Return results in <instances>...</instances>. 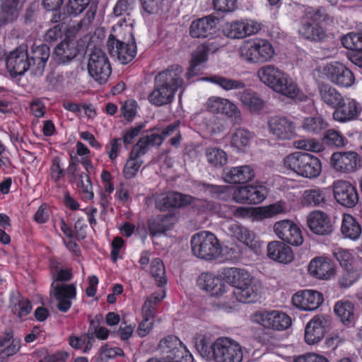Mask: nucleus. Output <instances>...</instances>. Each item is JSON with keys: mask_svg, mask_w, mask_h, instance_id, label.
Wrapping results in <instances>:
<instances>
[{"mask_svg": "<svg viewBox=\"0 0 362 362\" xmlns=\"http://www.w3.org/2000/svg\"><path fill=\"white\" fill-rule=\"evenodd\" d=\"M223 275L226 282L229 284L230 295L227 299H235L244 303L256 302L261 293L262 284L253 277L247 270L237 267H230L224 269Z\"/></svg>", "mask_w": 362, "mask_h": 362, "instance_id": "nucleus-1", "label": "nucleus"}, {"mask_svg": "<svg viewBox=\"0 0 362 362\" xmlns=\"http://www.w3.org/2000/svg\"><path fill=\"white\" fill-rule=\"evenodd\" d=\"M189 83L183 78L182 68L173 65L155 76L154 88L148 96V101L156 106L169 104L173 100L175 93Z\"/></svg>", "mask_w": 362, "mask_h": 362, "instance_id": "nucleus-2", "label": "nucleus"}, {"mask_svg": "<svg viewBox=\"0 0 362 362\" xmlns=\"http://www.w3.org/2000/svg\"><path fill=\"white\" fill-rule=\"evenodd\" d=\"M257 75L262 83L276 93L299 101L308 99L288 74L273 64L260 67Z\"/></svg>", "mask_w": 362, "mask_h": 362, "instance_id": "nucleus-3", "label": "nucleus"}, {"mask_svg": "<svg viewBox=\"0 0 362 362\" xmlns=\"http://www.w3.org/2000/svg\"><path fill=\"white\" fill-rule=\"evenodd\" d=\"M188 204H191L199 213L206 211L221 213L216 204L204 199H195L192 196L176 192H169L160 194L156 200V206L160 211H165L169 208L182 207Z\"/></svg>", "mask_w": 362, "mask_h": 362, "instance_id": "nucleus-4", "label": "nucleus"}, {"mask_svg": "<svg viewBox=\"0 0 362 362\" xmlns=\"http://www.w3.org/2000/svg\"><path fill=\"white\" fill-rule=\"evenodd\" d=\"M191 247L194 256L207 260L214 259L221 253V247L216 236L206 230L192 235Z\"/></svg>", "mask_w": 362, "mask_h": 362, "instance_id": "nucleus-5", "label": "nucleus"}, {"mask_svg": "<svg viewBox=\"0 0 362 362\" xmlns=\"http://www.w3.org/2000/svg\"><path fill=\"white\" fill-rule=\"evenodd\" d=\"M241 57L248 62L258 64L271 61L275 54L272 45L267 40H247L240 48Z\"/></svg>", "mask_w": 362, "mask_h": 362, "instance_id": "nucleus-6", "label": "nucleus"}, {"mask_svg": "<svg viewBox=\"0 0 362 362\" xmlns=\"http://www.w3.org/2000/svg\"><path fill=\"white\" fill-rule=\"evenodd\" d=\"M216 362H242L243 351L240 344L228 337H219L213 344Z\"/></svg>", "mask_w": 362, "mask_h": 362, "instance_id": "nucleus-7", "label": "nucleus"}, {"mask_svg": "<svg viewBox=\"0 0 362 362\" xmlns=\"http://www.w3.org/2000/svg\"><path fill=\"white\" fill-rule=\"evenodd\" d=\"M262 28V23L255 19L241 18L226 23L223 33L228 38L240 40L257 34Z\"/></svg>", "mask_w": 362, "mask_h": 362, "instance_id": "nucleus-8", "label": "nucleus"}, {"mask_svg": "<svg viewBox=\"0 0 362 362\" xmlns=\"http://www.w3.org/2000/svg\"><path fill=\"white\" fill-rule=\"evenodd\" d=\"M128 37L126 40H119L110 35L107 42L110 54L117 56L122 64H127L132 61L136 54L134 37L131 29L128 28Z\"/></svg>", "mask_w": 362, "mask_h": 362, "instance_id": "nucleus-9", "label": "nucleus"}, {"mask_svg": "<svg viewBox=\"0 0 362 362\" xmlns=\"http://www.w3.org/2000/svg\"><path fill=\"white\" fill-rule=\"evenodd\" d=\"M88 71L98 83L103 84L108 80L112 69L109 59L103 50L94 48L88 59Z\"/></svg>", "mask_w": 362, "mask_h": 362, "instance_id": "nucleus-10", "label": "nucleus"}, {"mask_svg": "<svg viewBox=\"0 0 362 362\" xmlns=\"http://www.w3.org/2000/svg\"><path fill=\"white\" fill-rule=\"evenodd\" d=\"M252 320L265 328L277 331L287 329L292 323L289 315L276 310L257 311L252 315Z\"/></svg>", "mask_w": 362, "mask_h": 362, "instance_id": "nucleus-11", "label": "nucleus"}, {"mask_svg": "<svg viewBox=\"0 0 362 362\" xmlns=\"http://www.w3.org/2000/svg\"><path fill=\"white\" fill-rule=\"evenodd\" d=\"M159 348L165 358L171 362H192L193 356L183 343L174 335L160 341Z\"/></svg>", "mask_w": 362, "mask_h": 362, "instance_id": "nucleus-12", "label": "nucleus"}, {"mask_svg": "<svg viewBox=\"0 0 362 362\" xmlns=\"http://www.w3.org/2000/svg\"><path fill=\"white\" fill-rule=\"evenodd\" d=\"M322 73L330 82L339 86L349 88L355 81L352 71L339 62L327 64L323 66Z\"/></svg>", "mask_w": 362, "mask_h": 362, "instance_id": "nucleus-13", "label": "nucleus"}, {"mask_svg": "<svg viewBox=\"0 0 362 362\" xmlns=\"http://www.w3.org/2000/svg\"><path fill=\"white\" fill-rule=\"evenodd\" d=\"M307 8L305 6L298 8L299 13L302 16L298 33L305 40L321 42L327 37L326 32L319 25L317 20L307 18Z\"/></svg>", "mask_w": 362, "mask_h": 362, "instance_id": "nucleus-14", "label": "nucleus"}, {"mask_svg": "<svg viewBox=\"0 0 362 362\" xmlns=\"http://www.w3.org/2000/svg\"><path fill=\"white\" fill-rule=\"evenodd\" d=\"M330 165L337 173L349 174L359 169L361 158L353 151L335 152L332 154Z\"/></svg>", "mask_w": 362, "mask_h": 362, "instance_id": "nucleus-15", "label": "nucleus"}, {"mask_svg": "<svg viewBox=\"0 0 362 362\" xmlns=\"http://www.w3.org/2000/svg\"><path fill=\"white\" fill-rule=\"evenodd\" d=\"M226 283L224 279L207 272L202 273L197 279V285L202 290L206 291L212 296L224 297L227 299V297L230 296L228 295V293L230 290V287Z\"/></svg>", "mask_w": 362, "mask_h": 362, "instance_id": "nucleus-16", "label": "nucleus"}, {"mask_svg": "<svg viewBox=\"0 0 362 362\" xmlns=\"http://www.w3.org/2000/svg\"><path fill=\"white\" fill-rule=\"evenodd\" d=\"M334 197L341 206L347 208L355 206L358 202V194L356 187L350 182L336 180L332 184Z\"/></svg>", "mask_w": 362, "mask_h": 362, "instance_id": "nucleus-17", "label": "nucleus"}, {"mask_svg": "<svg viewBox=\"0 0 362 362\" xmlns=\"http://www.w3.org/2000/svg\"><path fill=\"white\" fill-rule=\"evenodd\" d=\"M274 231L279 239L293 246H299L303 242L300 227L291 220L284 219L276 222Z\"/></svg>", "mask_w": 362, "mask_h": 362, "instance_id": "nucleus-18", "label": "nucleus"}, {"mask_svg": "<svg viewBox=\"0 0 362 362\" xmlns=\"http://www.w3.org/2000/svg\"><path fill=\"white\" fill-rule=\"evenodd\" d=\"M6 67L12 75L21 76L33 68L26 47L20 46L11 52L6 57Z\"/></svg>", "mask_w": 362, "mask_h": 362, "instance_id": "nucleus-19", "label": "nucleus"}, {"mask_svg": "<svg viewBox=\"0 0 362 362\" xmlns=\"http://www.w3.org/2000/svg\"><path fill=\"white\" fill-rule=\"evenodd\" d=\"M50 295L57 300V308L62 313H66L72 305V300L76 298L75 284H57L52 283Z\"/></svg>", "mask_w": 362, "mask_h": 362, "instance_id": "nucleus-20", "label": "nucleus"}, {"mask_svg": "<svg viewBox=\"0 0 362 362\" xmlns=\"http://www.w3.org/2000/svg\"><path fill=\"white\" fill-rule=\"evenodd\" d=\"M269 132L281 140H290L296 135L294 122L285 116H273L267 120Z\"/></svg>", "mask_w": 362, "mask_h": 362, "instance_id": "nucleus-21", "label": "nucleus"}, {"mask_svg": "<svg viewBox=\"0 0 362 362\" xmlns=\"http://www.w3.org/2000/svg\"><path fill=\"white\" fill-rule=\"evenodd\" d=\"M331 325V319L327 315H317L306 325L305 340L308 344H315L321 341Z\"/></svg>", "mask_w": 362, "mask_h": 362, "instance_id": "nucleus-22", "label": "nucleus"}, {"mask_svg": "<svg viewBox=\"0 0 362 362\" xmlns=\"http://www.w3.org/2000/svg\"><path fill=\"white\" fill-rule=\"evenodd\" d=\"M324 300L322 294L314 290H303L296 293L292 297L293 305L303 310H315Z\"/></svg>", "mask_w": 362, "mask_h": 362, "instance_id": "nucleus-23", "label": "nucleus"}, {"mask_svg": "<svg viewBox=\"0 0 362 362\" xmlns=\"http://www.w3.org/2000/svg\"><path fill=\"white\" fill-rule=\"evenodd\" d=\"M361 112L362 106L356 100L344 98V102L333 112V118L337 122L345 123L357 119Z\"/></svg>", "mask_w": 362, "mask_h": 362, "instance_id": "nucleus-24", "label": "nucleus"}, {"mask_svg": "<svg viewBox=\"0 0 362 362\" xmlns=\"http://www.w3.org/2000/svg\"><path fill=\"white\" fill-rule=\"evenodd\" d=\"M228 231L232 236L254 251H257L262 246V243L254 231L238 223L230 224Z\"/></svg>", "mask_w": 362, "mask_h": 362, "instance_id": "nucleus-25", "label": "nucleus"}, {"mask_svg": "<svg viewBox=\"0 0 362 362\" xmlns=\"http://www.w3.org/2000/svg\"><path fill=\"white\" fill-rule=\"evenodd\" d=\"M310 274L319 279H328L335 274V267L332 259L320 256L313 258L308 265Z\"/></svg>", "mask_w": 362, "mask_h": 362, "instance_id": "nucleus-26", "label": "nucleus"}, {"mask_svg": "<svg viewBox=\"0 0 362 362\" xmlns=\"http://www.w3.org/2000/svg\"><path fill=\"white\" fill-rule=\"evenodd\" d=\"M308 226L315 234L325 235L333 230L332 224L329 216L320 210L311 212L308 216Z\"/></svg>", "mask_w": 362, "mask_h": 362, "instance_id": "nucleus-27", "label": "nucleus"}, {"mask_svg": "<svg viewBox=\"0 0 362 362\" xmlns=\"http://www.w3.org/2000/svg\"><path fill=\"white\" fill-rule=\"evenodd\" d=\"M255 176L253 168L250 165L236 166L224 173V180L231 184H244L252 181Z\"/></svg>", "mask_w": 362, "mask_h": 362, "instance_id": "nucleus-28", "label": "nucleus"}, {"mask_svg": "<svg viewBox=\"0 0 362 362\" xmlns=\"http://www.w3.org/2000/svg\"><path fill=\"white\" fill-rule=\"evenodd\" d=\"M218 19L212 16L199 18L192 23L190 35L192 37H209L216 31Z\"/></svg>", "mask_w": 362, "mask_h": 362, "instance_id": "nucleus-29", "label": "nucleus"}, {"mask_svg": "<svg viewBox=\"0 0 362 362\" xmlns=\"http://www.w3.org/2000/svg\"><path fill=\"white\" fill-rule=\"evenodd\" d=\"M267 256L272 260L288 264L293 259L291 248L280 241L270 242L267 245Z\"/></svg>", "mask_w": 362, "mask_h": 362, "instance_id": "nucleus-30", "label": "nucleus"}, {"mask_svg": "<svg viewBox=\"0 0 362 362\" xmlns=\"http://www.w3.org/2000/svg\"><path fill=\"white\" fill-rule=\"evenodd\" d=\"M22 0H0V26L14 22L22 7Z\"/></svg>", "mask_w": 362, "mask_h": 362, "instance_id": "nucleus-31", "label": "nucleus"}, {"mask_svg": "<svg viewBox=\"0 0 362 362\" xmlns=\"http://www.w3.org/2000/svg\"><path fill=\"white\" fill-rule=\"evenodd\" d=\"M236 97L243 106L252 113H259L265 106L264 100L252 89L239 91L236 93Z\"/></svg>", "mask_w": 362, "mask_h": 362, "instance_id": "nucleus-32", "label": "nucleus"}, {"mask_svg": "<svg viewBox=\"0 0 362 362\" xmlns=\"http://www.w3.org/2000/svg\"><path fill=\"white\" fill-rule=\"evenodd\" d=\"M161 144L162 139L159 136V134L152 133L149 135L141 137L134 146L131 153L133 154V156H138L141 158L151 148L159 146Z\"/></svg>", "mask_w": 362, "mask_h": 362, "instance_id": "nucleus-33", "label": "nucleus"}, {"mask_svg": "<svg viewBox=\"0 0 362 362\" xmlns=\"http://www.w3.org/2000/svg\"><path fill=\"white\" fill-rule=\"evenodd\" d=\"M49 57V49L45 45L37 46L33 49V55L30 57V59L33 62V68H31V71L33 74L37 76L42 74Z\"/></svg>", "mask_w": 362, "mask_h": 362, "instance_id": "nucleus-34", "label": "nucleus"}, {"mask_svg": "<svg viewBox=\"0 0 362 362\" xmlns=\"http://www.w3.org/2000/svg\"><path fill=\"white\" fill-rule=\"evenodd\" d=\"M334 310L344 325L354 323L357 318L355 305L349 300L338 301L334 305Z\"/></svg>", "mask_w": 362, "mask_h": 362, "instance_id": "nucleus-35", "label": "nucleus"}, {"mask_svg": "<svg viewBox=\"0 0 362 362\" xmlns=\"http://www.w3.org/2000/svg\"><path fill=\"white\" fill-rule=\"evenodd\" d=\"M341 233L344 238L357 240L362 233V229L356 219L351 214L343 215Z\"/></svg>", "mask_w": 362, "mask_h": 362, "instance_id": "nucleus-36", "label": "nucleus"}, {"mask_svg": "<svg viewBox=\"0 0 362 362\" xmlns=\"http://www.w3.org/2000/svg\"><path fill=\"white\" fill-rule=\"evenodd\" d=\"M78 53L75 43L71 41H62L54 48L53 57L58 63H66L73 59Z\"/></svg>", "mask_w": 362, "mask_h": 362, "instance_id": "nucleus-37", "label": "nucleus"}, {"mask_svg": "<svg viewBox=\"0 0 362 362\" xmlns=\"http://www.w3.org/2000/svg\"><path fill=\"white\" fill-rule=\"evenodd\" d=\"M201 80L214 83L226 91L243 89L245 87V83L241 80H235L218 74L203 77Z\"/></svg>", "mask_w": 362, "mask_h": 362, "instance_id": "nucleus-38", "label": "nucleus"}, {"mask_svg": "<svg viewBox=\"0 0 362 362\" xmlns=\"http://www.w3.org/2000/svg\"><path fill=\"white\" fill-rule=\"evenodd\" d=\"M319 94L321 100L332 108H336L344 102L343 95L334 87L323 84L319 87Z\"/></svg>", "mask_w": 362, "mask_h": 362, "instance_id": "nucleus-39", "label": "nucleus"}, {"mask_svg": "<svg viewBox=\"0 0 362 362\" xmlns=\"http://www.w3.org/2000/svg\"><path fill=\"white\" fill-rule=\"evenodd\" d=\"M174 225V217L171 214L158 215L148 223V230L151 235H158L170 230Z\"/></svg>", "mask_w": 362, "mask_h": 362, "instance_id": "nucleus-40", "label": "nucleus"}, {"mask_svg": "<svg viewBox=\"0 0 362 362\" xmlns=\"http://www.w3.org/2000/svg\"><path fill=\"white\" fill-rule=\"evenodd\" d=\"M207 52L206 47L201 45L192 53L190 66L187 72L183 73L185 81L189 82L190 78L197 74L198 71L197 67L207 60Z\"/></svg>", "mask_w": 362, "mask_h": 362, "instance_id": "nucleus-41", "label": "nucleus"}, {"mask_svg": "<svg viewBox=\"0 0 362 362\" xmlns=\"http://www.w3.org/2000/svg\"><path fill=\"white\" fill-rule=\"evenodd\" d=\"M302 204L306 206H324L326 204V196L323 189L320 188L308 189L304 191Z\"/></svg>", "mask_w": 362, "mask_h": 362, "instance_id": "nucleus-42", "label": "nucleus"}, {"mask_svg": "<svg viewBox=\"0 0 362 362\" xmlns=\"http://www.w3.org/2000/svg\"><path fill=\"white\" fill-rule=\"evenodd\" d=\"M308 153L296 151L286 156L282 161L283 167L300 176Z\"/></svg>", "mask_w": 362, "mask_h": 362, "instance_id": "nucleus-43", "label": "nucleus"}, {"mask_svg": "<svg viewBox=\"0 0 362 362\" xmlns=\"http://www.w3.org/2000/svg\"><path fill=\"white\" fill-rule=\"evenodd\" d=\"M304 161L300 176L313 179L318 177L322 172V163L318 158L308 153Z\"/></svg>", "mask_w": 362, "mask_h": 362, "instance_id": "nucleus-44", "label": "nucleus"}, {"mask_svg": "<svg viewBox=\"0 0 362 362\" xmlns=\"http://www.w3.org/2000/svg\"><path fill=\"white\" fill-rule=\"evenodd\" d=\"M254 134L245 129H238L231 138V146L237 151L245 152L250 146Z\"/></svg>", "mask_w": 362, "mask_h": 362, "instance_id": "nucleus-45", "label": "nucleus"}, {"mask_svg": "<svg viewBox=\"0 0 362 362\" xmlns=\"http://www.w3.org/2000/svg\"><path fill=\"white\" fill-rule=\"evenodd\" d=\"M50 273L52 283L57 284H64L63 282L69 281L73 278L71 269L60 267V263L55 260L50 263Z\"/></svg>", "mask_w": 362, "mask_h": 362, "instance_id": "nucleus-46", "label": "nucleus"}, {"mask_svg": "<svg viewBox=\"0 0 362 362\" xmlns=\"http://www.w3.org/2000/svg\"><path fill=\"white\" fill-rule=\"evenodd\" d=\"M207 162L215 168H221L228 162L226 153L218 148H209L206 151Z\"/></svg>", "mask_w": 362, "mask_h": 362, "instance_id": "nucleus-47", "label": "nucleus"}, {"mask_svg": "<svg viewBox=\"0 0 362 362\" xmlns=\"http://www.w3.org/2000/svg\"><path fill=\"white\" fill-rule=\"evenodd\" d=\"M164 291H160L151 294L144 302L142 307L143 317L153 319L155 313V305L165 298Z\"/></svg>", "mask_w": 362, "mask_h": 362, "instance_id": "nucleus-48", "label": "nucleus"}, {"mask_svg": "<svg viewBox=\"0 0 362 362\" xmlns=\"http://www.w3.org/2000/svg\"><path fill=\"white\" fill-rule=\"evenodd\" d=\"M150 273L158 286H163L166 284L165 269L160 259L155 258L152 259L150 266Z\"/></svg>", "mask_w": 362, "mask_h": 362, "instance_id": "nucleus-49", "label": "nucleus"}, {"mask_svg": "<svg viewBox=\"0 0 362 362\" xmlns=\"http://www.w3.org/2000/svg\"><path fill=\"white\" fill-rule=\"evenodd\" d=\"M327 126V122L321 117H305L302 124L305 131L313 134L321 132Z\"/></svg>", "mask_w": 362, "mask_h": 362, "instance_id": "nucleus-50", "label": "nucleus"}, {"mask_svg": "<svg viewBox=\"0 0 362 362\" xmlns=\"http://www.w3.org/2000/svg\"><path fill=\"white\" fill-rule=\"evenodd\" d=\"M143 160L138 156H133V154L130 153L129 158L127 160L126 164L123 168V175L126 179L134 178L138 171L139 170Z\"/></svg>", "mask_w": 362, "mask_h": 362, "instance_id": "nucleus-51", "label": "nucleus"}, {"mask_svg": "<svg viewBox=\"0 0 362 362\" xmlns=\"http://www.w3.org/2000/svg\"><path fill=\"white\" fill-rule=\"evenodd\" d=\"M221 114L226 116L235 124H240L242 121V115L240 109L228 99L226 100Z\"/></svg>", "mask_w": 362, "mask_h": 362, "instance_id": "nucleus-52", "label": "nucleus"}, {"mask_svg": "<svg viewBox=\"0 0 362 362\" xmlns=\"http://www.w3.org/2000/svg\"><path fill=\"white\" fill-rule=\"evenodd\" d=\"M286 209L284 202H278L258 209V214L262 218H270L278 214L286 213Z\"/></svg>", "mask_w": 362, "mask_h": 362, "instance_id": "nucleus-53", "label": "nucleus"}, {"mask_svg": "<svg viewBox=\"0 0 362 362\" xmlns=\"http://www.w3.org/2000/svg\"><path fill=\"white\" fill-rule=\"evenodd\" d=\"M360 277V273L353 267L344 269L339 278V284L341 287L348 288L353 285Z\"/></svg>", "mask_w": 362, "mask_h": 362, "instance_id": "nucleus-54", "label": "nucleus"}, {"mask_svg": "<svg viewBox=\"0 0 362 362\" xmlns=\"http://www.w3.org/2000/svg\"><path fill=\"white\" fill-rule=\"evenodd\" d=\"M317 20V22H325L327 25H333L335 19L333 16L326 13L322 8L314 9L312 7L307 8V18Z\"/></svg>", "mask_w": 362, "mask_h": 362, "instance_id": "nucleus-55", "label": "nucleus"}, {"mask_svg": "<svg viewBox=\"0 0 362 362\" xmlns=\"http://www.w3.org/2000/svg\"><path fill=\"white\" fill-rule=\"evenodd\" d=\"M250 190L249 204H259L264 200L268 191L263 185H247Z\"/></svg>", "mask_w": 362, "mask_h": 362, "instance_id": "nucleus-56", "label": "nucleus"}, {"mask_svg": "<svg viewBox=\"0 0 362 362\" xmlns=\"http://www.w3.org/2000/svg\"><path fill=\"white\" fill-rule=\"evenodd\" d=\"M77 186L88 199L93 198V187L89 175L87 173H81L78 175Z\"/></svg>", "mask_w": 362, "mask_h": 362, "instance_id": "nucleus-57", "label": "nucleus"}, {"mask_svg": "<svg viewBox=\"0 0 362 362\" xmlns=\"http://www.w3.org/2000/svg\"><path fill=\"white\" fill-rule=\"evenodd\" d=\"M333 255L344 269L351 267L354 257L350 250L343 248H336L333 252Z\"/></svg>", "mask_w": 362, "mask_h": 362, "instance_id": "nucleus-58", "label": "nucleus"}, {"mask_svg": "<svg viewBox=\"0 0 362 362\" xmlns=\"http://www.w3.org/2000/svg\"><path fill=\"white\" fill-rule=\"evenodd\" d=\"M134 5L135 0H118L113 8V13L116 16H129Z\"/></svg>", "mask_w": 362, "mask_h": 362, "instance_id": "nucleus-59", "label": "nucleus"}, {"mask_svg": "<svg viewBox=\"0 0 362 362\" xmlns=\"http://www.w3.org/2000/svg\"><path fill=\"white\" fill-rule=\"evenodd\" d=\"M89 4L90 0H69L67 13L69 16L76 17L84 11Z\"/></svg>", "mask_w": 362, "mask_h": 362, "instance_id": "nucleus-60", "label": "nucleus"}, {"mask_svg": "<svg viewBox=\"0 0 362 362\" xmlns=\"http://www.w3.org/2000/svg\"><path fill=\"white\" fill-rule=\"evenodd\" d=\"M295 146L297 148L304 151L320 152L322 150V145L315 139H305L295 141Z\"/></svg>", "mask_w": 362, "mask_h": 362, "instance_id": "nucleus-61", "label": "nucleus"}, {"mask_svg": "<svg viewBox=\"0 0 362 362\" xmlns=\"http://www.w3.org/2000/svg\"><path fill=\"white\" fill-rule=\"evenodd\" d=\"M324 140L326 144L336 147H343L345 145V137L339 132L334 129L327 131Z\"/></svg>", "mask_w": 362, "mask_h": 362, "instance_id": "nucleus-62", "label": "nucleus"}, {"mask_svg": "<svg viewBox=\"0 0 362 362\" xmlns=\"http://www.w3.org/2000/svg\"><path fill=\"white\" fill-rule=\"evenodd\" d=\"M122 142L120 138H115L110 140V143L105 146V153L112 161L115 160L118 157Z\"/></svg>", "mask_w": 362, "mask_h": 362, "instance_id": "nucleus-63", "label": "nucleus"}, {"mask_svg": "<svg viewBox=\"0 0 362 362\" xmlns=\"http://www.w3.org/2000/svg\"><path fill=\"white\" fill-rule=\"evenodd\" d=\"M122 113L124 117L132 121L137 112V103L134 100H128L122 105Z\"/></svg>", "mask_w": 362, "mask_h": 362, "instance_id": "nucleus-64", "label": "nucleus"}]
</instances>
